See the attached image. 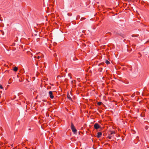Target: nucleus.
Listing matches in <instances>:
<instances>
[{"mask_svg":"<svg viewBox=\"0 0 149 149\" xmlns=\"http://www.w3.org/2000/svg\"><path fill=\"white\" fill-rule=\"evenodd\" d=\"M106 63L107 64H109L110 63V62H109L108 61V60H107L106 61Z\"/></svg>","mask_w":149,"mask_h":149,"instance_id":"6e6552de","label":"nucleus"},{"mask_svg":"<svg viewBox=\"0 0 149 149\" xmlns=\"http://www.w3.org/2000/svg\"><path fill=\"white\" fill-rule=\"evenodd\" d=\"M49 95L51 99H53L54 97V96L53 95L52 92V91H50L49 92Z\"/></svg>","mask_w":149,"mask_h":149,"instance_id":"f03ea898","label":"nucleus"},{"mask_svg":"<svg viewBox=\"0 0 149 149\" xmlns=\"http://www.w3.org/2000/svg\"><path fill=\"white\" fill-rule=\"evenodd\" d=\"M94 127L95 129H97L100 127V126L98 123H96L94 125Z\"/></svg>","mask_w":149,"mask_h":149,"instance_id":"7ed1b4c3","label":"nucleus"},{"mask_svg":"<svg viewBox=\"0 0 149 149\" xmlns=\"http://www.w3.org/2000/svg\"><path fill=\"white\" fill-rule=\"evenodd\" d=\"M109 33V34H111V33H110V32H109V33Z\"/></svg>","mask_w":149,"mask_h":149,"instance_id":"4468645a","label":"nucleus"},{"mask_svg":"<svg viewBox=\"0 0 149 149\" xmlns=\"http://www.w3.org/2000/svg\"><path fill=\"white\" fill-rule=\"evenodd\" d=\"M113 133H114V132H112L111 133V134H113Z\"/></svg>","mask_w":149,"mask_h":149,"instance_id":"f8f14e48","label":"nucleus"},{"mask_svg":"<svg viewBox=\"0 0 149 149\" xmlns=\"http://www.w3.org/2000/svg\"><path fill=\"white\" fill-rule=\"evenodd\" d=\"M102 135V133L101 132H98L97 134V138H99L101 137Z\"/></svg>","mask_w":149,"mask_h":149,"instance_id":"20e7f679","label":"nucleus"},{"mask_svg":"<svg viewBox=\"0 0 149 149\" xmlns=\"http://www.w3.org/2000/svg\"><path fill=\"white\" fill-rule=\"evenodd\" d=\"M71 129L72 132L74 133L75 134L77 132V130L75 128L74 126L72 123H71Z\"/></svg>","mask_w":149,"mask_h":149,"instance_id":"f257e3e1","label":"nucleus"},{"mask_svg":"<svg viewBox=\"0 0 149 149\" xmlns=\"http://www.w3.org/2000/svg\"><path fill=\"white\" fill-rule=\"evenodd\" d=\"M29 130H31V129H30V128L29 129Z\"/></svg>","mask_w":149,"mask_h":149,"instance_id":"2eb2a0df","label":"nucleus"},{"mask_svg":"<svg viewBox=\"0 0 149 149\" xmlns=\"http://www.w3.org/2000/svg\"><path fill=\"white\" fill-rule=\"evenodd\" d=\"M102 103L101 102H98V104L99 105H101V104Z\"/></svg>","mask_w":149,"mask_h":149,"instance_id":"1a4fd4ad","label":"nucleus"},{"mask_svg":"<svg viewBox=\"0 0 149 149\" xmlns=\"http://www.w3.org/2000/svg\"><path fill=\"white\" fill-rule=\"evenodd\" d=\"M0 88H1V89H2L3 88V87L2 86V85L0 84Z\"/></svg>","mask_w":149,"mask_h":149,"instance_id":"9d476101","label":"nucleus"},{"mask_svg":"<svg viewBox=\"0 0 149 149\" xmlns=\"http://www.w3.org/2000/svg\"><path fill=\"white\" fill-rule=\"evenodd\" d=\"M36 56H34V58H36Z\"/></svg>","mask_w":149,"mask_h":149,"instance_id":"dca6fc26","label":"nucleus"},{"mask_svg":"<svg viewBox=\"0 0 149 149\" xmlns=\"http://www.w3.org/2000/svg\"><path fill=\"white\" fill-rule=\"evenodd\" d=\"M17 70H18V68H17V67H14V68L13 69V70L15 72H16Z\"/></svg>","mask_w":149,"mask_h":149,"instance_id":"0eeeda50","label":"nucleus"},{"mask_svg":"<svg viewBox=\"0 0 149 149\" xmlns=\"http://www.w3.org/2000/svg\"><path fill=\"white\" fill-rule=\"evenodd\" d=\"M85 18H83V19H85Z\"/></svg>","mask_w":149,"mask_h":149,"instance_id":"ddd939ff","label":"nucleus"},{"mask_svg":"<svg viewBox=\"0 0 149 149\" xmlns=\"http://www.w3.org/2000/svg\"><path fill=\"white\" fill-rule=\"evenodd\" d=\"M107 138L109 139L110 140H113V137L112 136H111L110 135L108 136Z\"/></svg>","mask_w":149,"mask_h":149,"instance_id":"39448f33","label":"nucleus"},{"mask_svg":"<svg viewBox=\"0 0 149 149\" xmlns=\"http://www.w3.org/2000/svg\"><path fill=\"white\" fill-rule=\"evenodd\" d=\"M67 97L69 100H72V99L71 98L70 95L69 94H68L67 95Z\"/></svg>","mask_w":149,"mask_h":149,"instance_id":"423d86ee","label":"nucleus"},{"mask_svg":"<svg viewBox=\"0 0 149 149\" xmlns=\"http://www.w3.org/2000/svg\"><path fill=\"white\" fill-rule=\"evenodd\" d=\"M40 58V56H38L37 58L38 59H39Z\"/></svg>","mask_w":149,"mask_h":149,"instance_id":"9b49d317","label":"nucleus"}]
</instances>
